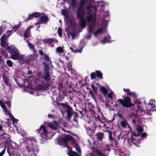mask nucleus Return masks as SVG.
<instances>
[{
	"mask_svg": "<svg viewBox=\"0 0 156 156\" xmlns=\"http://www.w3.org/2000/svg\"><path fill=\"white\" fill-rule=\"evenodd\" d=\"M105 105L106 107H107V106H108V103H105Z\"/></svg>",
	"mask_w": 156,
	"mask_h": 156,
	"instance_id": "5fc2aeb1",
	"label": "nucleus"
},
{
	"mask_svg": "<svg viewBox=\"0 0 156 156\" xmlns=\"http://www.w3.org/2000/svg\"><path fill=\"white\" fill-rule=\"evenodd\" d=\"M5 149L6 148L5 147L1 153H0V156H2L3 155L5 152Z\"/></svg>",
	"mask_w": 156,
	"mask_h": 156,
	"instance_id": "72a5a7b5",
	"label": "nucleus"
},
{
	"mask_svg": "<svg viewBox=\"0 0 156 156\" xmlns=\"http://www.w3.org/2000/svg\"><path fill=\"white\" fill-rule=\"evenodd\" d=\"M58 35L59 36V37H61L62 36V29L60 27H59L58 29Z\"/></svg>",
	"mask_w": 156,
	"mask_h": 156,
	"instance_id": "7c9ffc66",
	"label": "nucleus"
},
{
	"mask_svg": "<svg viewBox=\"0 0 156 156\" xmlns=\"http://www.w3.org/2000/svg\"><path fill=\"white\" fill-rule=\"evenodd\" d=\"M2 127L0 125V131H1L2 129Z\"/></svg>",
	"mask_w": 156,
	"mask_h": 156,
	"instance_id": "09e8293b",
	"label": "nucleus"
},
{
	"mask_svg": "<svg viewBox=\"0 0 156 156\" xmlns=\"http://www.w3.org/2000/svg\"><path fill=\"white\" fill-rule=\"evenodd\" d=\"M81 51H82V50H78V51L77 52H78L80 53V52H81Z\"/></svg>",
	"mask_w": 156,
	"mask_h": 156,
	"instance_id": "603ef678",
	"label": "nucleus"
},
{
	"mask_svg": "<svg viewBox=\"0 0 156 156\" xmlns=\"http://www.w3.org/2000/svg\"><path fill=\"white\" fill-rule=\"evenodd\" d=\"M85 0H81L80 2L79 6L77 11V16L80 20V25L83 28L85 27L86 25V20L84 18L85 15L91 12L92 8L90 5H88L85 8Z\"/></svg>",
	"mask_w": 156,
	"mask_h": 156,
	"instance_id": "f257e3e1",
	"label": "nucleus"
},
{
	"mask_svg": "<svg viewBox=\"0 0 156 156\" xmlns=\"http://www.w3.org/2000/svg\"><path fill=\"white\" fill-rule=\"evenodd\" d=\"M5 104H6L9 108H10L11 105V102L10 101L3 102L2 101L0 100V105L2 108L5 113L6 115H9L11 119L13 124H14L15 123H17L18 121V120L16 119L13 115L10 114L9 112L7 110L6 106L5 105Z\"/></svg>",
	"mask_w": 156,
	"mask_h": 156,
	"instance_id": "f03ea898",
	"label": "nucleus"
},
{
	"mask_svg": "<svg viewBox=\"0 0 156 156\" xmlns=\"http://www.w3.org/2000/svg\"><path fill=\"white\" fill-rule=\"evenodd\" d=\"M27 151H28V152H29V150H27Z\"/></svg>",
	"mask_w": 156,
	"mask_h": 156,
	"instance_id": "e2e57ef3",
	"label": "nucleus"
},
{
	"mask_svg": "<svg viewBox=\"0 0 156 156\" xmlns=\"http://www.w3.org/2000/svg\"><path fill=\"white\" fill-rule=\"evenodd\" d=\"M10 36V35H9V36L7 37H9V36Z\"/></svg>",
	"mask_w": 156,
	"mask_h": 156,
	"instance_id": "0e129e2a",
	"label": "nucleus"
},
{
	"mask_svg": "<svg viewBox=\"0 0 156 156\" xmlns=\"http://www.w3.org/2000/svg\"><path fill=\"white\" fill-rule=\"evenodd\" d=\"M62 13L63 15H64L65 16H66V12L65 11H62Z\"/></svg>",
	"mask_w": 156,
	"mask_h": 156,
	"instance_id": "79ce46f5",
	"label": "nucleus"
},
{
	"mask_svg": "<svg viewBox=\"0 0 156 156\" xmlns=\"http://www.w3.org/2000/svg\"><path fill=\"white\" fill-rule=\"evenodd\" d=\"M108 24V22L107 21L104 20L102 23L101 26V28L98 30L94 33V34L96 35L97 34L102 33L103 31L106 30L105 28L106 27Z\"/></svg>",
	"mask_w": 156,
	"mask_h": 156,
	"instance_id": "0eeeda50",
	"label": "nucleus"
},
{
	"mask_svg": "<svg viewBox=\"0 0 156 156\" xmlns=\"http://www.w3.org/2000/svg\"><path fill=\"white\" fill-rule=\"evenodd\" d=\"M117 101L121 103L124 107L129 108L132 106L133 105L131 103L130 99L129 97H126L124 100L119 99Z\"/></svg>",
	"mask_w": 156,
	"mask_h": 156,
	"instance_id": "39448f33",
	"label": "nucleus"
},
{
	"mask_svg": "<svg viewBox=\"0 0 156 156\" xmlns=\"http://www.w3.org/2000/svg\"><path fill=\"white\" fill-rule=\"evenodd\" d=\"M121 156H125L124 154L123 153L121 155Z\"/></svg>",
	"mask_w": 156,
	"mask_h": 156,
	"instance_id": "6e6d98bb",
	"label": "nucleus"
},
{
	"mask_svg": "<svg viewBox=\"0 0 156 156\" xmlns=\"http://www.w3.org/2000/svg\"><path fill=\"white\" fill-rule=\"evenodd\" d=\"M89 93L90 94H92V92L91 91H90Z\"/></svg>",
	"mask_w": 156,
	"mask_h": 156,
	"instance_id": "4d7b16f0",
	"label": "nucleus"
},
{
	"mask_svg": "<svg viewBox=\"0 0 156 156\" xmlns=\"http://www.w3.org/2000/svg\"><path fill=\"white\" fill-rule=\"evenodd\" d=\"M41 14L38 13V12H35L33 14H30L28 16V18L26 19L25 20V22L27 21L28 20H30L31 19H32L34 17H37L39 16Z\"/></svg>",
	"mask_w": 156,
	"mask_h": 156,
	"instance_id": "f8f14e48",
	"label": "nucleus"
},
{
	"mask_svg": "<svg viewBox=\"0 0 156 156\" xmlns=\"http://www.w3.org/2000/svg\"><path fill=\"white\" fill-rule=\"evenodd\" d=\"M6 63L7 65L10 67H11L13 66V63L10 60H7L6 61Z\"/></svg>",
	"mask_w": 156,
	"mask_h": 156,
	"instance_id": "b1692460",
	"label": "nucleus"
},
{
	"mask_svg": "<svg viewBox=\"0 0 156 156\" xmlns=\"http://www.w3.org/2000/svg\"><path fill=\"white\" fill-rule=\"evenodd\" d=\"M62 115H63L64 114V113L62 111Z\"/></svg>",
	"mask_w": 156,
	"mask_h": 156,
	"instance_id": "bf43d9fd",
	"label": "nucleus"
},
{
	"mask_svg": "<svg viewBox=\"0 0 156 156\" xmlns=\"http://www.w3.org/2000/svg\"><path fill=\"white\" fill-rule=\"evenodd\" d=\"M149 105L151 108H153L154 107L155 105V103L154 100H151L150 101Z\"/></svg>",
	"mask_w": 156,
	"mask_h": 156,
	"instance_id": "aec40b11",
	"label": "nucleus"
},
{
	"mask_svg": "<svg viewBox=\"0 0 156 156\" xmlns=\"http://www.w3.org/2000/svg\"><path fill=\"white\" fill-rule=\"evenodd\" d=\"M91 87L93 89L94 91V92H95L97 90V88L95 87L92 84L91 85Z\"/></svg>",
	"mask_w": 156,
	"mask_h": 156,
	"instance_id": "c9c22d12",
	"label": "nucleus"
},
{
	"mask_svg": "<svg viewBox=\"0 0 156 156\" xmlns=\"http://www.w3.org/2000/svg\"><path fill=\"white\" fill-rule=\"evenodd\" d=\"M133 123L134 124H135L136 123V120L135 119H133L132 120Z\"/></svg>",
	"mask_w": 156,
	"mask_h": 156,
	"instance_id": "a18cd8bd",
	"label": "nucleus"
},
{
	"mask_svg": "<svg viewBox=\"0 0 156 156\" xmlns=\"http://www.w3.org/2000/svg\"><path fill=\"white\" fill-rule=\"evenodd\" d=\"M33 28V26H31L27 28L26 32L24 33V37L25 38H27L30 36V29Z\"/></svg>",
	"mask_w": 156,
	"mask_h": 156,
	"instance_id": "4468645a",
	"label": "nucleus"
},
{
	"mask_svg": "<svg viewBox=\"0 0 156 156\" xmlns=\"http://www.w3.org/2000/svg\"><path fill=\"white\" fill-rule=\"evenodd\" d=\"M11 50V58L15 60L18 59L20 55L18 49L13 47Z\"/></svg>",
	"mask_w": 156,
	"mask_h": 156,
	"instance_id": "423d86ee",
	"label": "nucleus"
},
{
	"mask_svg": "<svg viewBox=\"0 0 156 156\" xmlns=\"http://www.w3.org/2000/svg\"><path fill=\"white\" fill-rule=\"evenodd\" d=\"M48 17L45 16H42L41 18V20L43 23L47 22L48 21Z\"/></svg>",
	"mask_w": 156,
	"mask_h": 156,
	"instance_id": "4be33fe9",
	"label": "nucleus"
},
{
	"mask_svg": "<svg viewBox=\"0 0 156 156\" xmlns=\"http://www.w3.org/2000/svg\"><path fill=\"white\" fill-rule=\"evenodd\" d=\"M20 24H18L14 26V27H13L12 30V31H7V32L9 33V32H11L12 31H13L14 32L16 30L20 27Z\"/></svg>",
	"mask_w": 156,
	"mask_h": 156,
	"instance_id": "412c9836",
	"label": "nucleus"
},
{
	"mask_svg": "<svg viewBox=\"0 0 156 156\" xmlns=\"http://www.w3.org/2000/svg\"><path fill=\"white\" fill-rule=\"evenodd\" d=\"M39 52L40 53V54L42 56V57H43V56H44V54L43 52V51L41 50H39Z\"/></svg>",
	"mask_w": 156,
	"mask_h": 156,
	"instance_id": "58836bf2",
	"label": "nucleus"
},
{
	"mask_svg": "<svg viewBox=\"0 0 156 156\" xmlns=\"http://www.w3.org/2000/svg\"><path fill=\"white\" fill-rule=\"evenodd\" d=\"M68 2L70 3L73 6H75L76 4V0H69Z\"/></svg>",
	"mask_w": 156,
	"mask_h": 156,
	"instance_id": "c756f323",
	"label": "nucleus"
},
{
	"mask_svg": "<svg viewBox=\"0 0 156 156\" xmlns=\"http://www.w3.org/2000/svg\"><path fill=\"white\" fill-rule=\"evenodd\" d=\"M70 35L72 36V38L73 39L75 37V35L73 34H71Z\"/></svg>",
	"mask_w": 156,
	"mask_h": 156,
	"instance_id": "37998d69",
	"label": "nucleus"
},
{
	"mask_svg": "<svg viewBox=\"0 0 156 156\" xmlns=\"http://www.w3.org/2000/svg\"><path fill=\"white\" fill-rule=\"evenodd\" d=\"M30 139H31L30 140L33 143L36 142V140L34 138L32 137Z\"/></svg>",
	"mask_w": 156,
	"mask_h": 156,
	"instance_id": "ea45409f",
	"label": "nucleus"
},
{
	"mask_svg": "<svg viewBox=\"0 0 156 156\" xmlns=\"http://www.w3.org/2000/svg\"><path fill=\"white\" fill-rule=\"evenodd\" d=\"M131 142L132 141V140H130Z\"/></svg>",
	"mask_w": 156,
	"mask_h": 156,
	"instance_id": "680f3d73",
	"label": "nucleus"
},
{
	"mask_svg": "<svg viewBox=\"0 0 156 156\" xmlns=\"http://www.w3.org/2000/svg\"><path fill=\"white\" fill-rule=\"evenodd\" d=\"M110 39V37L109 36H108L107 37H105L104 40H103L101 41V42L103 44H105Z\"/></svg>",
	"mask_w": 156,
	"mask_h": 156,
	"instance_id": "a878e982",
	"label": "nucleus"
},
{
	"mask_svg": "<svg viewBox=\"0 0 156 156\" xmlns=\"http://www.w3.org/2000/svg\"><path fill=\"white\" fill-rule=\"evenodd\" d=\"M154 111L156 110V109L155 110H154Z\"/></svg>",
	"mask_w": 156,
	"mask_h": 156,
	"instance_id": "69168bd1",
	"label": "nucleus"
},
{
	"mask_svg": "<svg viewBox=\"0 0 156 156\" xmlns=\"http://www.w3.org/2000/svg\"><path fill=\"white\" fill-rule=\"evenodd\" d=\"M121 125L123 128H126L127 127H129L128 124L125 121H123L121 122Z\"/></svg>",
	"mask_w": 156,
	"mask_h": 156,
	"instance_id": "dca6fc26",
	"label": "nucleus"
},
{
	"mask_svg": "<svg viewBox=\"0 0 156 156\" xmlns=\"http://www.w3.org/2000/svg\"><path fill=\"white\" fill-rule=\"evenodd\" d=\"M69 156H80L76 152L72 150L69 151Z\"/></svg>",
	"mask_w": 156,
	"mask_h": 156,
	"instance_id": "6ab92c4d",
	"label": "nucleus"
},
{
	"mask_svg": "<svg viewBox=\"0 0 156 156\" xmlns=\"http://www.w3.org/2000/svg\"><path fill=\"white\" fill-rule=\"evenodd\" d=\"M123 90L124 92H126L127 94L131 95L134 98H136V95L135 94L131 92L129 89H124Z\"/></svg>",
	"mask_w": 156,
	"mask_h": 156,
	"instance_id": "2eb2a0df",
	"label": "nucleus"
},
{
	"mask_svg": "<svg viewBox=\"0 0 156 156\" xmlns=\"http://www.w3.org/2000/svg\"><path fill=\"white\" fill-rule=\"evenodd\" d=\"M43 56L44 57V58L46 61H49V57L48 55H46V54H44V56Z\"/></svg>",
	"mask_w": 156,
	"mask_h": 156,
	"instance_id": "f704fd0d",
	"label": "nucleus"
},
{
	"mask_svg": "<svg viewBox=\"0 0 156 156\" xmlns=\"http://www.w3.org/2000/svg\"><path fill=\"white\" fill-rule=\"evenodd\" d=\"M109 138L111 140H112L113 139L111 135H109Z\"/></svg>",
	"mask_w": 156,
	"mask_h": 156,
	"instance_id": "c03bdc74",
	"label": "nucleus"
},
{
	"mask_svg": "<svg viewBox=\"0 0 156 156\" xmlns=\"http://www.w3.org/2000/svg\"><path fill=\"white\" fill-rule=\"evenodd\" d=\"M2 31V29L0 27V35H1Z\"/></svg>",
	"mask_w": 156,
	"mask_h": 156,
	"instance_id": "de8ad7c7",
	"label": "nucleus"
},
{
	"mask_svg": "<svg viewBox=\"0 0 156 156\" xmlns=\"http://www.w3.org/2000/svg\"><path fill=\"white\" fill-rule=\"evenodd\" d=\"M40 23H41L37 22L35 24V25H36L37 24H38Z\"/></svg>",
	"mask_w": 156,
	"mask_h": 156,
	"instance_id": "3c124183",
	"label": "nucleus"
},
{
	"mask_svg": "<svg viewBox=\"0 0 156 156\" xmlns=\"http://www.w3.org/2000/svg\"><path fill=\"white\" fill-rule=\"evenodd\" d=\"M87 20L88 22L89 26V38L90 37L91 32L94 28V23L95 21V17L91 15L88 16Z\"/></svg>",
	"mask_w": 156,
	"mask_h": 156,
	"instance_id": "20e7f679",
	"label": "nucleus"
},
{
	"mask_svg": "<svg viewBox=\"0 0 156 156\" xmlns=\"http://www.w3.org/2000/svg\"><path fill=\"white\" fill-rule=\"evenodd\" d=\"M146 135H147V134L146 133H143L142 134L141 136L143 137H144L146 136Z\"/></svg>",
	"mask_w": 156,
	"mask_h": 156,
	"instance_id": "a19ab883",
	"label": "nucleus"
},
{
	"mask_svg": "<svg viewBox=\"0 0 156 156\" xmlns=\"http://www.w3.org/2000/svg\"><path fill=\"white\" fill-rule=\"evenodd\" d=\"M137 130L139 133H141L143 131V129L141 127H138L137 128Z\"/></svg>",
	"mask_w": 156,
	"mask_h": 156,
	"instance_id": "473e14b6",
	"label": "nucleus"
},
{
	"mask_svg": "<svg viewBox=\"0 0 156 156\" xmlns=\"http://www.w3.org/2000/svg\"><path fill=\"white\" fill-rule=\"evenodd\" d=\"M58 126V123L56 122L53 121L52 122L48 123L47 126L50 128L55 130L57 129Z\"/></svg>",
	"mask_w": 156,
	"mask_h": 156,
	"instance_id": "9b49d317",
	"label": "nucleus"
},
{
	"mask_svg": "<svg viewBox=\"0 0 156 156\" xmlns=\"http://www.w3.org/2000/svg\"><path fill=\"white\" fill-rule=\"evenodd\" d=\"M6 36L5 35H3L1 37L0 39L1 41V45L4 48H5L6 43Z\"/></svg>",
	"mask_w": 156,
	"mask_h": 156,
	"instance_id": "9d476101",
	"label": "nucleus"
},
{
	"mask_svg": "<svg viewBox=\"0 0 156 156\" xmlns=\"http://www.w3.org/2000/svg\"><path fill=\"white\" fill-rule=\"evenodd\" d=\"M48 117L49 118H52V117L53 115H51L50 114H49L48 115Z\"/></svg>",
	"mask_w": 156,
	"mask_h": 156,
	"instance_id": "49530a36",
	"label": "nucleus"
},
{
	"mask_svg": "<svg viewBox=\"0 0 156 156\" xmlns=\"http://www.w3.org/2000/svg\"><path fill=\"white\" fill-rule=\"evenodd\" d=\"M67 108V119L68 121L73 115V110L72 108L69 105H66L65 106Z\"/></svg>",
	"mask_w": 156,
	"mask_h": 156,
	"instance_id": "1a4fd4ad",
	"label": "nucleus"
},
{
	"mask_svg": "<svg viewBox=\"0 0 156 156\" xmlns=\"http://www.w3.org/2000/svg\"><path fill=\"white\" fill-rule=\"evenodd\" d=\"M100 90L103 93L104 95L107 94L108 90L106 88L101 86L100 87Z\"/></svg>",
	"mask_w": 156,
	"mask_h": 156,
	"instance_id": "a211bd4d",
	"label": "nucleus"
},
{
	"mask_svg": "<svg viewBox=\"0 0 156 156\" xmlns=\"http://www.w3.org/2000/svg\"><path fill=\"white\" fill-rule=\"evenodd\" d=\"M112 92H111V93H109L108 95V97L110 98H112Z\"/></svg>",
	"mask_w": 156,
	"mask_h": 156,
	"instance_id": "4c0bfd02",
	"label": "nucleus"
},
{
	"mask_svg": "<svg viewBox=\"0 0 156 156\" xmlns=\"http://www.w3.org/2000/svg\"><path fill=\"white\" fill-rule=\"evenodd\" d=\"M64 47H58L56 48V53H58L59 54L60 53H62L64 52Z\"/></svg>",
	"mask_w": 156,
	"mask_h": 156,
	"instance_id": "f3484780",
	"label": "nucleus"
},
{
	"mask_svg": "<svg viewBox=\"0 0 156 156\" xmlns=\"http://www.w3.org/2000/svg\"><path fill=\"white\" fill-rule=\"evenodd\" d=\"M147 115H151V113H149V114L147 113Z\"/></svg>",
	"mask_w": 156,
	"mask_h": 156,
	"instance_id": "13d9d810",
	"label": "nucleus"
},
{
	"mask_svg": "<svg viewBox=\"0 0 156 156\" xmlns=\"http://www.w3.org/2000/svg\"><path fill=\"white\" fill-rule=\"evenodd\" d=\"M47 128V127H45L44 126L42 125L41 126L40 129H39L37 130L38 133H40L41 129H42V137L43 138H44L45 137H46V134L48 132Z\"/></svg>",
	"mask_w": 156,
	"mask_h": 156,
	"instance_id": "6e6552de",
	"label": "nucleus"
},
{
	"mask_svg": "<svg viewBox=\"0 0 156 156\" xmlns=\"http://www.w3.org/2000/svg\"><path fill=\"white\" fill-rule=\"evenodd\" d=\"M32 72L31 71H29L28 72V74H30L32 73Z\"/></svg>",
	"mask_w": 156,
	"mask_h": 156,
	"instance_id": "8fccbe9b",
	"label": "nucleus"
},
{
	"mask_svg": "<svg viewBox=\"0 0 156 156\" xmlns=\"http://www.w3.org/2000/svg\"><path fill=\"white\" fill-rule=\"evenodd\" d=\"M96 73H92L90 75L91 79H95L96 77Z\"/></svg>",
	"mask_w": 156,
	"mask_h": 156,
	"instance_id": "2f4dec72",
	"label": "nucleus"
},
{
	"mask_svg": "<svg viewBox=\"0 0 156 156\" xmlns=\"http://www.w3.org/2000/svg\"><path fill=\"white\" fill-rule=\"evenodd\" d=\"M99 155L100 156H105V155H103L101 153H100L99 154Z\"/></svg>",
	"mask_w": 156,
	"mask_h": 156,
	"instance_id": "864d4df0",
	"label": "nucleus"
},
{
	"mask_svg": "<svg viewBox=\"0 0 156 156\" xmlns=\"http://www.w3.org/2000/svg\"><path fill=\"white\" fill-rule=\"evenodd\" d=\"M50 77L49 73L48 72H46L44 76V78L46 80H49Z\"/></svg>",
	"mask_w": 156,
	"mask_h": 156,
	"instance_id": "bb28decb",
	"label": "nucleus"
},
{
	"mask_svg": "<svg viewBox=\"0 0 156 156\" xmlns=\"http://www.w3.org/2000/svg\"><path fill=\"white\" fill-rule=\"evenodd\" d=\"M96 72L97 76L100 78H102V74L100 71H96Z\"/></svg>",
	"mask_w": 156,
	"mask_h": 156,
	"instance_id": "c85d7f7f",
	"label": "nucleus"
},
{
	"mask_svg": "<svg viewBox=\"0 0 156 156\" xmlns=\"http://www.w3.org/2000/svg\"><path fill=\"white\" fill-rule=\"evenodd\" d=\"M27 42L28 43V45L30 49L34 51V45L31 43H29L28 40L27 41Z\"/></svg>",
	"mask_w": 156,
	"mask_h": 156,
	"instance_id": "5701e85b",
	"label": "nucleus"
},
{
	"mask_svg": "<svg viewBox=\"0 0 156 156\" xmlns=\"http://www.w3.org/2000/svg\"><path fill=\"white\" fill-rule=\"evenodd\" d=\"M74 120L75 121H76V122H77V121L75 119H74Z\"/></svg>",
	"mask_w": 156,
	"mask_h": 156,
	"instance_id": "052dcab7",
	"label": "nucleus"
},
{
	"mask_svg": "<svg viewBox=\"0 0 156 156\" xmlns=\"http://www.w3.org/2000/svg\"><path fill=\"white\" fill-rule=\"evenodd\" d=\"M18 59L22 63L27 62L28 60L27 57L25 55H20Z\"/></svg>",
	"mask_w": 156,
	"mask_h": 156,
	"instance_id": "ddd939ff",
	"label": "nucleus"
},
{
	"mask_svg": "<svg viewBox=\"0 0 156 156\" xmlns=\"http://www.w3.org/2000/svg\"><path fill=\"white\" fill-rule=\"evenodd\" d=\"M69 141L73 142L75 140L69 135L62 134L59 138L58 143L61 146L64 145L67 146L66 144Z\"/></svg>",
	"mask_w": 156,
	"mask_h": 156,
	"instance_id": "7ed1b4c3",
	"label": "nucleus"
},
{
	"mask_svg": "<svg viewBox=\"0 0 156 156\" xmlns=\"http://www.w3.org/2000/svg\"><path fill=\"white\" fill-rule=\"evenodd\" d=\"M97 138L99 140H101L103 138V134L101 133H99L97 135Z\"/></svg>",
	"mask_w": 156,
	"mask_h": 156,
	"instance_id": "393cba45",
	"label": "nucleus"
},
{
	"mask_svg": "<svg viewBox=\"0 0 156 156\" xmlns=\"http://www.w3.org/2000/svg\"><path fill=\"white\" fill-rule=\"evenodd\" d=\"M74 147L76 150L78 152H81V150L79 145L76 144H74Z\"/></svg>",
	"mask_w": 156,
	"mask_h": 156,
	"instance_id": "cd10ccee",
	"label": "nucleus"
},
{
	"mask_svg": "<svg viewBox=\"0 0 156 156\" xmlns=\"http://www.w3.org/2000/svg\"><path fill=\"white\" fill-rule=\"evenodd\" d=\"M54 41V39H49L47 40V41L48 43H51Z\"/></svg>",
	"mask_w": 156,
	"mask_h": 156,
	"instance_id": "e433bc0d",
	"label": "nucleus"
}]
</instances>
